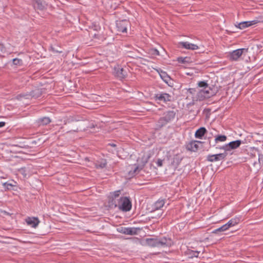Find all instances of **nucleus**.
I'll return each mask as SVG.
<instances>
[{
  "mask_svg": "<svg viewBox=\"0 0 263 263\" xmlns=\"http://www.w3.org/2000/svg\"><path fill=\"white\" fill-rule=\"evenodd\" d=\"M146 244L151 247H170L173 242L170 238L163 237L162 238H148L145 239Z\"/></svg>",
  "mask_w": 263,
  "mask_h": 263,
  "instance_id": "f257e3e1",
  "label": "nucleus"
},
{
  "mask_svg": "<svg viewBox=\"0 0 263 263\" xmlns=\"http://www.w3.org/2000/svg\"><path fill=\"white\" fill-rule=\"evenodd\" d=\"M218 91L217 86L212 85L206 88L201 89L198 91V97L203 99H210L214 96Z\"/></svg>",
  "mask_w": 263,
  "mask_h": 263,
  "instance_id": "f03ea898",
  "label": "nucleus"
},
{
  "mask_svg": "<svg viewBox=\"0 0 263 263\" xmlns=\"http://www.w3.org/2000/svg\"><path fill=\"white\" fill-rule=\"evenodd\" d=\"M116 207H118L123 211L127 212L130 211L132 208V203L128 197H121L118 201Z\"/></svg>",
  "mask_w": 263,
  "mask_h": 263,
  "instance_id": "7ed1b4c3",
  "label": "nucleus"
},
{
  "mask_svg": "<svg viewBox=\"0 0 263 263\" xmlns=\"http://www.w3.org/2000/svg\"><path fill=\"white\" fill-rule=\"evenodd\" d=\"M248 48H240L230 52L227 57L231 61H237L242 55L243 53L248 52Z\"/></svg>",
  "mask_w": 263,
  "mask_h": 263,
  "instance_id": "20e7f679",
  "label": "nucleus"
},
{
  "mask_svg": "<svg viewBox=\"0 0 263 263\" xmlns=\"http://www.w3.org/2000/svg\"><path fill=\"white\" fill-rule=\"evenodd\" d=\"M116 28L119 32H126L127 28L130 26V23L128 20L124 19L116 21Z\"/></svg>",
  "mask_w": 263,
  "mask_h": 263,
  "instance_id": "39448f33",
  "label": "nucleus"
},
{
  "mask_svg": "<svg viewBox=\"0 0 263 263\" xmlns=\"http://www.w3.org/2000/svg\"><path fill=\"white\" fill-rule=\"evenodd\" d=\"M241 143V141L240 140H237L235 141H232L227 144H225L224 145L218 147H216V148H219L221 149L224 150L225 152L231 151V149H235L238 147Z\"/></svg>",
  "mask_w": 263,
  "mask_h": 263,
  "instance_id": "423d86ee",
  "label": "nucleus"
},
{
  "mask_svg": "<svg viewBox=\"0 0 263 263\" xmlns=\"http://www.w3.org/2000/svg\"><path fill=\"white\" fill-rule=\"evenodd\" d=\"M227 155L228 153L226 152L215 155H209L207 156L206 160L209 162L222 161L226 159Z\"/></svg>",
  "mask_w": 263,
  "mask_h": 263,
  "instance_id": "0eeeda50",
  "label": "nucleus"
},
{
  "mask_svg": "<svg viewBox=\"0 0 263 263\" xmlns=\"http://www.w3.org/2000/svg\"><path fill=\"white\" fill-rule=\"evenodd\" d=\"M138 230L139 229L136 228H125L122 227H120L117 229L118 232L123 234L130 235L137 234Z\"/></svg>",
  "mask_w": 263,
  "mask_h": 263,
  "instance_id": "6e6552de",
  "label": "nucleus"
},
{
  "mask_svg": "<svg viewBox=\"0 0 263 263\" xmlns=\"http://www.w3.org/2000/svg\"><path fill=\"white\" fill-rule=\"evenodd\" d=\"M120 194V190L116 191L110 193V200L109 201V203L112 206H114L115 208L117 206L118 201L119 200V199H118V198L119 197Z\"/></svg>",
  "mask_w": 263,
  "mask_h": 263,
  "instance_id": "1a4fd4ad",
  "label": "nucleus"
},
{
  "mask_svg": "<svg viewBox=\"0 0 263 263\" xmlns=\"http://www.w3.org/2000/svg\"><path fill=\"white\" fill-rule=\"evenodd\" d=\"M26 222L28 226L32 228H36L38 226L40 221L37 218L33 217L26 218Z\"/></svg>",
  "mask_w": 263,
  "mask_h": 263,
  "instance_id": "9d476101",
  "label": "nucleus"
},
{
  "mask_svg": "<svg viewBox=\"0 0 263 263\" xmlns=\"http://www.w3.org/2000/svg\"><path fill=\"white\" fill-rule=\"evenodd\" d=\"M115 76L119 78L122 79H124L126 76V72L123 68L119 67L115 68Z\"/></svg>",
  "mask_w": 263,
  "mask_h": 263,
  "instance_id": "9b49d317",
  "label": "nucleus"
},
{
  "mask_svg": "<svg viewBox=\"0 0 263 263\" xmlns=\"http://www.w3.org/2000/svg\"><path fill=\"white\" fill-rule=\"evenodd\" d=\"M33 6L34 8L43 10L46 7V4L45 2L42 1L41 0H33Z\"/></svg>",
  "mask_w": 263,
  "mask_h": 263,
  "instance_id": "f8f14e48",
  "label": "nucleus"
},
{
  "mask_svg": "<svg viewBox=\"0 0 263 263\" xmlns=\"http://www.w3.org/2000/svg\"><path fill=\"white\" fill-rule=\"evenodd\" d=\"M181 46L185 49H191V50H197L199 48V47L195 44L190 43L187 42H182L180 43Z\"/></svg>",
  "mask_w": 263,
  "mask_h": 263,
  "instance_id": "ddd939ff",
  "label": "nucleus"
},
{
  "mask_svg": "<svg viewBox=\"0 0 263 263\" xmlns=\"http://www.w3.org/2000/svg\"><path fill=\"white\" fill-rule=\"evenodd\" d=\"M257 23V21L256 20L251 21L242 22L238 24V27L240 29H243L246 27L255 25Z\"/></svg>",
  "mask_w": 263,
  "mask_h": 263,
  "instance_id": "4468645a",
  "label": "nucleus"
},
{
  "mask_svg": "<svg viewBox=\"0 0 263 263\" xmlns=\"http://www.w3.org/2000/svg\"><path fill=\"white\" fill-rule=\"evenodd\" d=\"M201 143L200 141H194L189 143L187 146V149L191 151L196 152L198 148V143Z\"/></svg>",
  "mask_w": 263,
  "mask_h": 263,
  "instance_id": "2eb2a0df",
  "label": "nucleus"
},
{
  "mask_svg": "<svg viewBox=\"0 0 263 263\" xmlns=\"http://www.w3.org/2000/svg\"><path fill=\"white\" fill-rule=\"evenodd\" d=\"M164 200L163 199H159L153 205V210L152 212L158 210L162 208L164 204Z\"/></svg>",
  "mask_w": 263,
  "mask_h": 263,
  "instance_id": "dca6fc26",
  "label": "nucleus"
},
{
  "mask_svg": "<svg viewBox=\"0 0 263 263\" xmlns=\"http://www.w3.org/2000/svg\"><path fill=\"white\" fill-rule=\"evenodd\" d=\"M182 158L179 155H176L174 156L171 164L175 168H177L180 164Z\"/></svg>",
  "mask_w": 263,
  "mask_h": 263,
  "instance_id": "f3484780",
  "label": "nucleus"
},
{
  "mask_svg": "<svg viewBox=\"0 0 263 263\" xmlns=\"http://www.w3.org/2000/svg\"><path fill=\"white\" fill-rule=\"evenodd\" d=\"M175 112L174 111H169L164 114L163 116L167 123L172 121L175 117Z\"/></svg>",
  "mask_w": 263,
  "mask_h": 263,
  "instance_id": "a211bd4d",
  "label": "nucleus"
},
{
  "mask_svg": "<svg viewBox=\"0 0 263 263\" xmlns=\"http://www.w3.org/2000/svg\"><path fill=\"white\" fill-rule=\"evenodd\" d=\"M206 132L207 130L205 127H200L196 130L195 136L197 138L201 139L206 133Z\"/></svg>",
  "mask_w": 263,
  "mask_h": 263,
  "instance_id": "6ab92c4d",
  "label": "nucleus"
},
{
  "mask_svg": "<svg viewBox=\"0 0 263 263\" xmlns=\"http://www.w3.org/2000/svg\"><path fill=\"white\" fill-rule=\"evenodd\" d=\"M42 91L41 88H35L32 90L30 92V96L32 98H37L41 96Z\"/></svg>",
  "mask_w": 263,
  "mask_h": 263,
  "instance_id": "aec40b11",
  "label": "nucleus"
},
{
  "mask_svg": "<svg viewBox=\"0 0 263 263\" xmlns=\"http://www.w3.org/2000/svg\"><path fill=\"white\" fill-rule=\"evenodd\" d=\"M186 94L187 97L186 99H187L189 97L194 98L196 95L198 96V91H197L196 88H189L187 90Z\"/></svg>",
  "mask_w": 263,
  "mask_h": 263,
  "instance_id": "412c9836",
  "label": "nucleus"
},
{
  "mask_svg": "<svg viewBox=\"0 0 263 263\" xmlns=\"http://www.w3.org/2000/svg\"><path fill=\"white\" fill-rule=\"evenodd\" d=\"M167 123L163 117H161L156 124V129H161L163 126L165 125Z\"/></svg>",
  "mask_w": 263,
  "mask_h": 263,
  "instance_id": "4be33fe9",
  "label": "nucleus"
},
{
  "mask_svg": "<svg viewBox=\"0 0 263 263\" xmlns=\"http://www.w3.org/2000/svg\"><path fill=\"white\" fill-rule=\"evenodd\" d=\"M37 122L39 125H46L51 122V120L48 117H43L38 119Z\"/></svg>",
  "mask_w": 263,
  "mask_h": 263,
  "instance_id": "5701e85b",
  "label": "nucleus"
},
{
  "mask_svg": "<svg viewBox=\"0 0 263 263\" xmlns=\"http://www.w3.org/2000/svg\"><path fill=\"white\" fill-rule=\"evenodd\" d=\"M227 137L225 135H218L215 136V144L219 142H224L227 140Z\"/></svg>",
  "mask_w": 263,
  "mask_h": 263,
  "instance_id": "b1692460",
  "label": "nucleus"
},
{
  "mask_svg": "<svg viewBox=\"0 0 263 263\" xmlns=\"http://www.w3.org/2000/svg\"><path fill=\"white\" fill-rule=\"evenodd\" d=\"M92 102H95V101L93 100H89L88 101H87L85 103V104L83 106L87 108L90 109H93L97 108L99 107L98 104H90L89 103H92Z\"/></svg>",
  "mask_w": 263,
  "mask_h": 263,
  "instance_id": "393cba45",
  "label": "nucleus"
},
{
  "mask_svg": "<svg viewBox=\"0 0 263 263\" xmlns=\"http://www.w3.org/2000/svg\"><path fill=\"white\" fill-rule=\"evenodd\" d=\"M107 162L106 160L102 159L98 161L96 163V167L97 168H103L106 166Z\"/></svg>",
  "mask_w": 263,
  "mask_h": 263,
  "instance_id": "a878e982",
  "label": "nucleus"
},
{
  "mask_svg": "<svg viewBox=\"0 0 263 263\" xmlns=\"http://www.w3.org/2000/svg\"><path fill=\"white\" fill-rule=\"evenodd\" d=\"M79 120V119H77L74 117L69 116V117H66V118L64 119V124L65 125H66L68 123H70L71 122H74V121H78Z\"/></svg>",
  "mask_w": 263,
  "mask_h": 263,
  "instance_id": "bb28decb",
  "label": "nucleus"
},
{
  "mask_svg": "<svg viewBox=\"0 0 263 263\" xmlns=\"http://www.w3.org/2000/svg\"><path fill=\"white\" fill-rule=\"evenodd\" d=\"M17 175H18V174H21L22 175V178H21V179L26 178L28 175V173H27V171L25 169V168H21L20 169L17 170Z\"/></svg>",
  "mask_w": 263,
  "mask_h": 263,
  "instance_id": "cd10ccee",
  "label": "nucleus"
},
{
  "mask_svg": "<svg viewBox=\"0 0 263 263\" xmlns=\"http://www.w3.org/2000/svg\"><path fill=\"white\" fill-rule=\"evenodd\" d=\"M197 85L198 87L202 88V89L206 88L209 86L206 82L204 81L198 82Z\"/></svg>",
  "mask_w": 263,
  "mask_h": 263,
  "instance_id": "c85d7f7f",
  "label": "nucleus"
},
{
  "mask_svg": "<svg viewBox=\"0 0 263 263\" xmlns=\"http://www.w3.org/2000/svg\"><path fill=\"white\" fill-rule=\"evenodd\" d=\"M29 147V145L26 144L25 142L17 141V147L28 148Z\"/></svg>",
  "mask_w": 263,
  "mask_h": 263,
  "instance_id": "c756f323",
  "label": "nucleus"
},
{
  "mask_svg": "<svg viewBox=\"0 0 263 263\" xmlns=\"http://www.w3.org/2000/svg\"><path fill=\"white\" fill-rule=\"evenodd\" d=\"M156 97V99H168L171 96L168 93H163L160 95H157Z\"/></svg>",
  "mask_w": 263,
  "mask_h": 263,
  "instance_id": "7c9ffc66",
  "label": "nucleus"
},
{
  "mask_svg": "<svg viewBox=\"0 0 263 263\" xmlns=\"http://www.w3.org/2000/svg\"><path fill=\"white\" fill-rule=\"evenodd\" d=\"M229 221L231 223H232L233 226H235V225L239 223V222H240V218L238 217H235L234 218L231 219Z\"/></svg>",
  "mask_w": 263,
  "mask_h": 263,
  "instance_id": "2f4dec72",
  "label": "nucleus"
},
{
  "mask_svg": "<svg viewBox=\"0 0 263 263\" xmlns=\"http://www.w3.org/2000/svg\"><path fill=\"white\" fill-rule=\"evenodd\" d=\"M160 76L162 79L165 82H166L167 80L170 78L169 76L165 72H161V73L160 74Z\"/></svg>",
  "mask_w": 263,
  "mask_h": 263,
  "instance_id": "473e14b6",
  "label": "nucleus"
},
{
  "mask_svg": "<svg viewBox=\"0 0 263 263\" xmlns=\"http://www.w3.org/2000/svg\"><path fill=\"white\" fill-rule=\"evenodd\" d=\"M132 169L133 170V171L130 170L129 172L130 175H134L135 174H136L139 170V167L138 166H134V167Z\"/></svg>",
  "mask_w": 263,
  "mask_h": 263,
  "instance_id": "72a5a7b5",
  "label": "nucleus"
},
{
  "mask_svg": "<svg viewBox=\"0 0 263 263\" xmlns=\"http://www.w3.org/2000/svg\"><path fill=\"white\" fill-rule=\"evenodd\" d=\"M151 53L152 55H159V51L155 49V48H152L151 49Z\"/></svg>",
  "mask_w": 263,
  "mask_h": 263,
  "instance_id": "f704fd0d",
  "label": "nucleus"
},
{
  "mask_svg": "<svg viewBox=\"0 0 263 263\" xmlns=\"http://www.w3.org/2000/svg\"><path fill=\"white\" fill-rule=\"evenodd\" d=\"M50 51H51L53 53H62V51H60L57 49H55L53 46H50Z\"/></svg>",
  "mask_w": 263,
  "mask_h": 263,
  "instance_id": "c9c22d12",
  "label": "nucleus"
},
{
  "mask_svg": "<svg viewBox=\"0 0 263 263\" xmlns=\"http://www.w3.org/2000/svg\"><path fill=\"white\" fill-rule=\"evenodd\" d=\"M163 160L158 159L156 162V164H157V166L159 167L162 166L163 165Z\"/></svg>",
  "mask_w": 263,
  "mask_h": 263,
  "instance_id": "e433bc0d",
  "label": "nucleus"
},
{
  "mask_svg": "<svg viewBox=\"0 0 263 263\" xmlns=\"http://www.w3.org/2000/svg\"><path fill=\"white\" fill-rule=\"evenodd\" d=\"M223 231H224L223 230L222 227H221L215 230L214 231H213V233H217L219 232H223Z\"/></svg>",
  "mask_w": 263,
  "mask_h": 263,
  "instance_id": "4c0bfd02",
  "label": "nucleus"
},
{
  "mask_svg": "<svg viewBox=\"0 0 263 263\" xmlns=\"http://www.w3.org/2000/svg\"><path fill=\"white\" fill-rule=\"evenodd\" d=\"M186 59H187L186 57H185L184 58H180L178 59V61L179 62H181L182 63H185L186 62V61L185 60Z\"/></svg>",
  "mask_w": 263,
  "mask_h": 263,
  "instance_id": "58836bf2",
  "label": "nucleus"
},
{
  "mask_svg": "<svg viewBox=\"0 0 263 263\" xmlns=\"http://www.w3.org/2000/svg\"><path fill=\"white\" fill-rule=\"evenodd\" d=\"M222 229H223V230L224 231L228 230L229 229V228L228 227V226L227 225V224L226 223L225 224L221 226Z\"/></svg>",
  "mask_w": 263,
  "mask_h": 263,
  "instance_id": "ea45409f",
  "label": "nucleus"
},
{
  "mask_svg": "<svg viewBox=\"0 0 263 263\" xmlns=\"http://www.w3.org/2000/svg\"><path fill=\"white\" fill-rule=\"evenodd\" d=\"M162 212H161L160 213H158L157 216H153L152 217L153 218H160L162 216Z\"/></svg>",
  "mask_w": 263,
  "mask_h": 263,
  "instance_id": "a19ab883",
  "label": "nucleus"
},
{
  "mask_svg": "<svg viewBox=\"0 0 263 263\" xmlns=\"http://www.w3.org/2000/svg\"><path fill=\"white\" fill-rule=\"evenodd\" d=\"M199 252H198V251H195V252H193V255L194 256V257H197L198 256V254H199Z\"/></svg>",
  "mask_w": 263,
  "mask_h": 263,
  "instance_id": "79ce46f5",
  "label": "nucleus"
},
{
  "mask_svg": "<svg viewBox=\"0 0 263 263\" xmlns=\"http://www.w3.org/2000/svg\"><path fill=\"white\" fill-rule=\"evenodd\" d=\"M227 225L228 226V227L229 228H231V227H234V226H233L232 223H231L230 222L228 221L227 223Z\"/></svg>",
  "mask_w": 263,
  "mask_h": 263,
  "instance_id": "37998d69",
  "label": "nucleus"
},
{
  "mask_svg": "<svg viewBox=\"0 0 263 263\" xmlns=\"http://www.w3.org/2000/svg\"><path fill=\"white\" fill-rule=\"evenodd\" d=\"M23 65V62L21 60L17 59V65Z\"/></svg>",
  "mask_w": 263,
  "mask_h": 263,
  "instance_id": "c03bdc74",
  "label": "nucleus"
},
{
  "mask_svg": "<svg viewBox=\"0 0 263 263\" xmlns=\"http://www.w3.org/2000/svg\"><path fill=\"white\" fill-rule=\"evenodd\" d=\"M5 124H6V123L5 122L1 121L0 122V128L4 126Z\"/></svg>",
  "mask_w": 263,
  "mask_h": 263,
  "instance_id": "a18cd8bd",
  "label": "nucleus"
},
{
  "mask_svg": "<svg viewBox=\"0 0 263 263\" xmlns=\"http://www.w3.org/2000/svg\"><path fill=\"white\" fill-rule=\"evenodd\" d=\"M16 61V58H14V59L12 60V62H13V63L14 64H15V63Z\"/></svg>",
  "mask_w": 263,
  "mask_h": 263,
  "instance_id": "49530a36",
  "label": "nucleus"
},
{
  "mask_svg": "<svg viewBox=\"0 0 263 263\" xmlns=\"http://www.w3.org/2000/svg\"><path fill=\"white\" fill-rule=\"evenodd\" d=\"M3 47V44H0V49H1V50L2 51H3V49H2Z\"/></svg>",
  "mask_w": 263,
  "mask_h": 263,
  "instance_id": "de8ad7c7",
  "label": "nucleus"
},
{
  "mask_svg": "<svg viewBox=\"0 0 263 263\" xmlns=\"http://www.w3.org/2000/svg\"><path fill=\"white\" fill-rule=\"evenodd\" d=\"M98 36H99L98 34H95L94 37L97 38V37H98Z\"/></svg>",
  "mask_w": 263,
  "mask_h": 263,
  "instance_id": "09e8293b",
  "label": "nucleus"
},
{
  "mask_svg": "<svg viewBox=\"0 0 263 263\" xmlns=\"http://www.w3.org/2000/svg\"><path fill=\"white\" fill-rule=\"evenodd\" d=\"M161 101H163V102H165L166 101H170V100H165V99H164V100H160Z\"/></svg>",
  "mask_w": 263,
  "mask_h": 263,
  "instance_id": "8fccbe9b",
  "label": "nucleus"
},
{
  "mask_svg": "<svg viewBox=\"0 0 263 263\" xmlns=\"http://www.w3.org/2000/svg\"><path fill=\"white\" fill-rule=\"evenodd\" d=\"M194 100H193L192 102V103H190L189 104V105H190V104H194Z\"/></svg>",
  "mask_w": 263,
  "mask_h": 263,
  "instance_id": "3c124183",
  "label": "nucleus"
},
{
  "mask_svg": "<svg viewBox=\"0 0 263 263\" xmlns=\"http://www.w3.org/2000/svg\"><path fill=\"white\" fill-rule=\"evenodd\" d=\"M17 153H22V151H18V150L17 149Z\"/></svg>",
  "mask_w": 263,
  "mask_h": 263,
  "instance_id": "603ef678",
  "label": "nucleus"
},
{
  "mask_svg": "<svg viewBox=\"0 0 263 263\" xmlns=\"http://www.w3.org/2000/svg\"><path fill=\"white\" fill-rule=\"evenodd\" d=\"M111 146H116V145H115V144H111Z\"/></svg>",
  "mask_w": 263,
  "mask_h": 263,
  "instance_id": "864d4df0",
  "label": "nucleus"
},
{
  "mask_svg": "<svg viewBox=\"0 0 263 263\" xmlns=\"http://www.w3.org/2000/svg\"><path fill=\"white\" fill-rule=\"evenodd\" d=\"M17 241H19V242H22V241H21V240H20L18 239H17Z\"/></svg>",
  "mask_w": 263,
  "mask_h": 263,
  "instance_id": "5fc2aeb1",
  "label": "nucleus"
},
{
  "mask_svg": "<svg viewBox=\"0 0 263 263\" xmlns=\"http://www.w3.org/2000/svg\"><path fill=\"white\" fill-rule=\"evenodd\" d=\"M19 97L21 98V97H23V96H22L21 95H19Z\"/></svg>",
  "mask_w": 263,
  "mask_h": 263,
  "instance_id": "6e6d98bb",
  "label": "nucleus"
}]
</instances>
